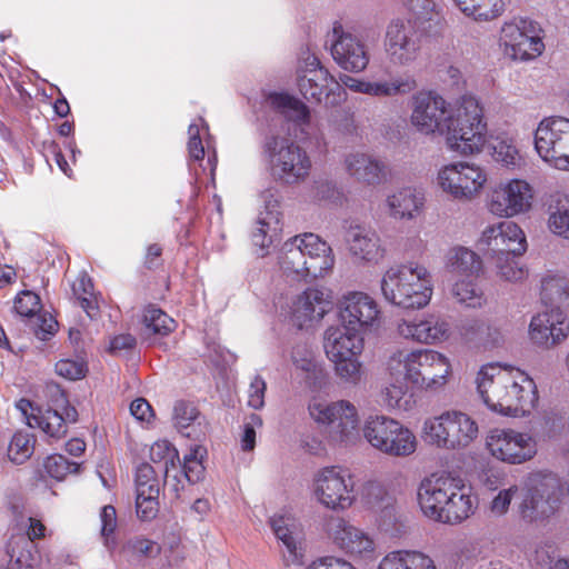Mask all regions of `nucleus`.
<instances>
[{"label":"nucleus","mask_w":569,"mask_h":569,"mask_svg":"<svg viewBox=\"0 0 569 569\" xmlns=\"http://www.w3.org/2000/svg\"><path fill=\"white\" fill-rule=\"evenodd\" d=\"M411 126L421 134H440L447 149L462 157L481 153L488 143V124L483 107L472 94L453 103L433 91L412 97Z\"/></svg>","instance_id":"f257e3e1"},{"label":"nucleus","mask_w":569,"mask_h":569,"mask_svg":"<svg viewBox=\"0 0 569 569\" xmlns=\"http://www.w3.org/2000/svg\"><path fill=\"white\" fill-rule=\"evenodd\" d=\"M338 325L323 333V349L333 366V372L343 383L357 386L363 376L360 359L365 350V335L380 328L382 310L368 292L350 290L337 301Z\"/></svg>","instance_id":"f03ea898"},{"label":"nucleus","mask_w":569,"mask_h":569,"mask_svg":"<svg viewBox=\"0 0 569 569\" xmlns=\"http://www.w3.org/2000/svg\"><path fill=\"white\" fill-rule=\"evenodd\" d=\"M476 386L483 405L503 417H530L539 403L535 380L525 370L510 365L481 366L476 376Z\"/></svg>","instance_id":"7ed1b4c3"},{"label":"nucleus","mask_w":569,"mask_h":569,"mask_svg":"<svg viewBox=\"0 0 569 569\" xmlns=\"http://www.w3.org/2000/svg\"><path fill=\"white\" fill-rule=\"evenodd\" d=\"M422 513L432 521L459 525L471 517L476 499L460 477L432 473L421 480L417 491Z\"/></svg>","instance_id":"20e7f679"},{"label":"nucleus","mask_w":569,"mask_h":569,"mask_svg":"<svg viewBox=\"0 0 569 569\" xmlns=\"http://www.w3.org/2000/svg\"><path fill=\"white\" fill-rule=\"evenodd\" d=\"M388 376H405L413 387L427 393H439L453 378L451 360L433 349H392L385 362Z\"/></svg>","instance_id":"39448f33"},{"label":"nucleus","mask_w":569,"mask_h":569,"mask_svg":"<svg viewBox=\"0 0 569 569\" xmlns=\"http://www.w3.org/2000/svg\"><path fill=\"white\" fill-rule=\"evenodd\" d=\"M331 247L319 236L306 232L288 239L281 248L279 266L293 280L317 279L333 268Z\"/></svg>","instance_id":"423d86ee"},{"label":"nucleus","mask_w":569,"mask_h":569,"mask_svg":"<svg viewBox=\"0 0 569 569\" xmlns=\"http://www.w3.org/2000/svg\"><path fill=\"white\" fill-rule=\"evenodd\" d=\"M383 299L403 309H422L429 305L433 293L432 276L419 262H407L389 267L380 280Z\"/></svg>","instance_id":"0eeeda50"},{"label":"nucleus","mask_w":569,"mask_h":569,"mask_svg":"<svg viewBox=\"0 0 569 569\" xmlns=\"http://www.w3.org/2000/svg\"><path fill=\"white\" fill-rule=\"evenodd\" d=\"M422 440L437 449L459 451L469 448L479 437L475 418L460 410H446L427 418L421 427Z\"/></svg>","instance_id":"6e6552de"},{"label":"nucleus","mask_w":569,"mask_h":569,"mask_svg":"<svg viewBox=\"0 0 569 569\" xmlns=\"http://www.w3.org/2000/svg\"><path fill=\"white\" fill-rule=\"evenodd\" d=\"M261 159L270 174L286 184L303 181L311 170V159L306 150L286 137H267L261 147Z\"/></svg>","instance_id":"1a4fd4ad"},{"label":"nucleus","mask_w":569,"mask_h":569,"mask_svg":"<svg viewBox=\"0 0 569 569\" xmlns=\"http://www.w3.org/2000/svg\"><path fill=\"white\" fill-rule=\"evenodd\" d=\"M362 433L375 450L388 457L407 458L418 448V439L413 431L401 421L386 415L368 416Z\"/></svg>","instance_id":"9d476101"},{"label":"nucleus","mask_w":569,"mask_h":569,"mask_svg":"<svg viewBox=\"0 0 569 569\" xmlns=\"http://www.w3.org/2000/svg\"><path fill=\"white\" fill-rule=\"evenodd\" d=\"M488 182L485 167L466 160L446 163L438 168L435 177L437 188L459 202L477 199Z\"/></svg>","instance_id":"9b49d317"},{"label":"nucleus","mask_w":569,"mask_h":569,"mask_svg":"<svg viewBox=\"0 0 569 569\" xmlns=\"http://www.w3.org/2000/svg\"><path fill=\"white\" fill-rule=\"evenodd\" d=\"M311 493L319 505L332 511H345L357 500L353 476L341 466L318 469L312 477Z\"/></svg>","instance_id":"f8f14e48"},{"label":"nucleus","mask_w":569,"mask_h":569,"mask_svg":"<svg viewBox=\"0 0 569 569\" xmlns=\"http://www.w3.org/2000/svg\"><path fill=\"white\" fill-rule=\"evenodd\" d=\"M310 418L318 425L330 427V438L338 443H352L359 436L358 409L348 400L329 402L312 397L308 403Z\"/></svg>","instance_id":"ddd939ff"},{"label":"nucleus","mask_w":569,"mask_h":569,"mask_svg":"<svg viewBox=\"0 0 569 569\" xmlns=\"http://www.w3.org/2000/svg\"><path fill=\"white\" fill-rule=\"evenodd\" d=\"M297 86L303 98L310 102H321L326 97L327 103L338 104L346 99L345 90L339 81L309 51L302 52L299 58Z\"/></svg>","instance_id":"4468645a"},{"label":"nucleus","mask_w":569,"mask_h":569,"mask_svg":"<svg viewBox=\"0 0 569 569\" xmlns=\"http://www.w3.org/2000/svg\"><path fill=\"white\" fill-rule=\"evenodd\" d=\"M569 496V485L553 472H538L530 478L529 495L522 505V515L531 521H542L552 517L565 497Z\"/></svg>","instance_id":"2eb2a0df"},{"label":"nucleus","mask_w":569,"mask_h":569,"mask_svg":"<svg viewBox=\"0 0 569 569\" xmlns=\"http://www.w3.org/2000/svg\"><path fill=\"white\" fill-rule=\"evenodd\" d=\"M535 189L522 178H506L496 182L487 194V210L500 219H511L532 210Z\"/></svg>","instance_id":"dca6fc26"},{"label":"nucleus","mask_w":569,"mask_h":569,"mask_svg":"<svg viewBox=\"0 0 569 569\" xmlns=\"http://www.w3.org/2000/svg\"><path fill=\"white\" fill-rule=\"evenodd\" d=\"M485 446L493 459L512 466L529 462L538 455L537 437L515 428L489 430Z\"/></svg>","instance_id":"f3484780"},{"label":"nucleus","mask_w":569,"mask_h":569,"mask_svg":"<svg viewBox=\"0 0 569 569\" xmlns=\"http://www.w3.org/2000/svg\"><path fill=\"white\" fill-rule=\"evenodd\" d=\"M535 150L550 167L569 170V119L545 117L533 134Z\"/></svg>","instance_id":"a211bd4d"},{"label":"nucleus","mask_w":569,"mask_h":569,"mask_svg":"<svg viewBox=\"0 0 569 569\" xmlns=\"http://www.w3.org/2000/svg\"><path fill=\"white\" fill-rule=\"evenodd\" d=\"M383 50L389 63L396 68L411 67L419 60L422 38L411 19L397 18L389 22Z\"/></svg>","instance_id":"6ab92c4d"},{"label":"nucleus","mask_w":569,"mask_h":569,"mask_svg":"<svg viewBox=\"0 0 569 569\" xmlns=\"http://www.w3.org/2000/svg\"><path fill=\"white\" fill-rule=\"evenodd\" d=\"M540 33L541 29L537 22L526 18H513L502 24L499 43L509 58L531 60L545 50Z\"/></svg>","instance_id":"aec40b11"},{"label":"nucleus","mask_w":569,"mask_h":569,"mask_svg":"<svg viewBox=\"0 0 569 569\" xmlns=\"http://www.w3.org/2000/svg\"><path fill=\"white\" fill-rule=\"evenodd\" d=\"M330 51L335 62L353 73L365 71L370 63V52L362 34L336 22L330 33Z\"/></svg>","instance_id":"412c9836"},{"label":"nucleus","mask_w":569,"mask_h":569,"mask_svg":"<svg viewBox=\"0 0 569 569\" xmlns=\"http://www.w3.org/2000/svg\"><path fill=\"white\" fill-rule=\"evenodd\" d=\"M477 247L485 257L522 254L527 250V239L521 227L515 221H499L481 231Z\"/></svg>","instance_id":"4be33fe9"},{"label":"nucleus","mask_w":569,"mask_h":569,"mask_svg":"<svg viewBox=\"0 0 569 569\" xmlns=\"http://www.w3.org/2000/svg\"><path fill=\"white\" fill-rule=\"evenodd\" d=\"M259 198L263 208L259 211L251 239L252 243L260 249V254L264 256L273 242L279 240L282 231V211L278 191L274 188L261 191Z\"/></svg>","instance_id":"5701e85b"},{"label":"nucleus","mask_w":569,"mask_h":569,"mask_svg":"<svg viewBox=\"0 0 569 569\" xmlns=\"http://www.w3.org/2000/svg\"><path fill=\"white\" fill-rule=\"evenodd\" d=\"M397 333L406 339L422 345H438L449 339L451 326L447 319L435 313H426L413 319H399Z\"/></svg>","instance_id":"b1692460"},{"label":"nucleus","mask_w":569,"mask_h":569,"mask_svg":"<svg viewBox=\"0 0 569 569\" xmlns=\"http://www.w3.org/2000/svg\"><path fill=\"white\" fill-rule=\"evenodd\" d=\"M529 339L537 347L551 349L569 336V318L559 308L533 316L529 323Z\"/></svg>","instance_id":"393cba45"},{"label":"nucleus","mask_w":569,"mask_h":569,"mask_svg":"<svg viewBox=\"0 0 569 569\" xmlns=\"http://www.w3.org/2000/svg\"><path fill=\"white\" fill-rule=\"evenodd\" d=\"M326 532L338 548L349 555L372 557L376 551L373 537L343 518L330 517L326 523Z\"/></svg>","instance_id":"a878e982"},{"label":"nucleus","mask_w":569,"mask_h":569,"mask_svg":"<svg viewBox=\"0 0 569 569\" xmlns=\"http://www.w3.org/2000/svg\"><path fill=\"white\" fill-rule=\"evenodd\" d=\"M345 241L350 257L358 264H377L386 254L380 236L367 226L350 224Z\"/></svg>","instance_id":"bb28decb"},{"label":"nucleus","mask_w":569,"mask_h":569,"mask_svg":"<svg viewBox=\"0 0 569 569\" xmlns=\"http://www.w3.org/2000/svg\"><path fill=\"white\" fill-rule=\"evenodd\" d=\"M346 88L357 93H363L376 98H393L406 96L418 87L417 80L411 74H397L388 80L366 81L348 74L340 77V82Z\"/></svg>","instance_id":"cd10ccee"},{"label":"nucleus","mask_w":569,"mask_h":569,"mask_svg":"<svg viewBox=\"0 0 569 569\" xmlns=\"http://www.w3.org/2000/svg\"><path fill=\"white\" fill-rule=\"evenodd\" d=\"M329 303L322 290L309 288L292 299L289 320L299 329L310 328L323 319Z\"/></svg>","instance_id":"c85d7f7f"},{"label":"nucleus","mask_w":569,"mask_h":569,"mask_svg":"<svg viewBox=\"0 0 569 569\" xmlns=\"http://www.w3.org/2000/svg\"><path fill=\"white\" fill-rule=\"evenodd\" d=\"M270 527L276 538L282 543V557L286 566L302 565L301 525L289 512H279L270 517Z\"/></svg>","instance_id":"c756f323"},{"label":"nucleus","mask_w":569,"mask_h":569,"mask_svg":"<svg viewBox=\"0 0 569 569\" xmlns=\"http://www.w3.org/2000/svg\"><path fill=\"white\" fill-rule=\"evenodd\" d=\"M426 196L416 187H403L390 193L385 201L387 213L391 219L410 221L423 211Z\"/></svg>","instance_id":"7c9ffc66"},{"label":"nucleus","mask_w":569,"mask_h":569,"mask_svg":"<svg viewBox=\"0 0 569 569\" xmlns=\"http://www.w3.org/2000/svg\"><path fill=\"white\" fill-rule=\"evenodd\" d=\"M546 229L555 238L569 241V192L555 190L545 201Z\"/></svg>","instance_id":"2f4dec72"},{"label":"nucleus","mask_w":569,"mask_h":569,"mask_svg":"<svg viewBox=\"0 0 569 569\" xmlns=\"http://www.w3.org/2000/svg\"><path fill=\"white\" fill-rule=\"evenodd\" d=\"M346 171L359 181L368 184H379L387 174V164L371 154L352 151L345 156Z\"/></svg>","instance_id":"473e14b6"},{"label":"nucleus","mask_w":569,"mask_h":569,"mask_svg":"<svg viewBox=\"0 0 569 569\" xmlns=\"http://www.w3.org/2000/svg\"><path fill=\"white\" fill-rule=\"evenodd\" d=\"M17 407L23 413L30 428H39L53 439H61L66 436L67 423L62 415L57 410L48 409L41 411L33 408L32 403L27 399H21Z\"/></svg>","instance_id":"72a5a7b5"},{"label":"nucleus","mask_w":569,"mask_h":569,"mask_svg":"<svg viewBox=\"0 0 569 569\" xmlns=\"http://www.w3.org/2000/svg\"><path fill=\"white\" fill-rule=\"evenodd\" d=\"M391 380L386 382L379 391V402L387 410L411 411L416 406L413 391L408 386L405 376H389Z\"/></svg>","instance_id":"f704fd0d"},{"label":"nucleus","mask_w":569,"mask_h":569,"mask_svg":"<svg viewBox=\"0 0 569 569\" xmlns=\"http://www.w3.org/2000/svg\"><path fill=\"white\" fill-rule=\"evenodd\" d=\"M460 335L465 342L485 349L498 347L503 342L501 328L480 319L466 320L460 327Z\"/></svg>","instance_id":"c9c22d12"},{"label":"nucleus","mask_w":569,"mask_h":569,"mask_svg":"<svg viewBox=\"0 0 569 569\" xmlns=\"http://www.w3.org/2000/svg\"><path fill=\"white\" fill-rule=\"evenodd\" d=\"M172 420L176 429L184 437L201 440L208 432V423L199 410L189 402L174 405Z\"/></svg>","instance_id":"e433bc0d"},{"label":"nucleus","mask_w":569,"mask_h":569,"mask_svg":"<svg viewBox=\"0 0 569 569\" xmlns=\"http://www.w3.org/2000/svg\"><path fill=\"white\" fill-rule=\"evenodd\" d=\"M445 267L450 274L458 278L478 277L482 269V260L473 250L463 246H455L446 253Z\"/></svg>","instance_id":"4c0bfd02"},{"label":"nucleus","mask_w":569,"mask_h":569,"mask_svg":"<svg viewBox=\"0 0 569 569\" xmlns=\"http://www.w3.org/2000/svg\"><path fill=\"white\" fill-rule=\"evenodd\" d=\"M521 254H499L486 257L493 278L501 282L520 283L528 277V270L519 261Z\"/></svg>","instance_id":"58836bf2"},{"label":"nucleus","mask_w":569,"mask_h":569,"mask_svg":"<svg viewBox=\"0 0 569 569\" xmlns=\"http://www.w3.org/2000/svg\"><path fill=\"white\" fill-rule=\"evenodd\" d=\"M9 565L6 569H38L40 556L34 545L26 537H18L8 547Z\"/></svg>","instance_id":"ea45409f"},{"label":"nucleus","mask_w":569,"mask_h":569,"mask_svg":"<svg viewBox=\"0 0 569 569\" xmlns=\"http://www.w3.org/2000/svg\"><path fill=\"white\" fill-rule=\"evenodd\" d=\"M459 10L475 21H492L506 8L503 0H453Z\"/></svg>","instance_id":"a19ab883"},{"label":"nucleus","mask_w":569,"mask_h":569,"mask_svg":"<svg viewBox=\"0 0 569 569\" xmlns=\"http://www.w3.org/2000/svg\"><path fill=\"white\" fill-rule=\"evenodd\" d=\"M291 361L297 370L306 375L308 383L315 382L325 375L323 367L316 360L313 349L307 343H299L293 347Z\"/></svg>","instance_id":"79ce46f5"},{"label":"nucleus","mask_w":569,"mask_h":569,"mask_svg":"<svg viewBox=\"0 0 569 569\" xmlns=\"http://www.w3.org/2000/svg\"><path fill=\"white\" fill-rule=\"evenodd\" d=\"M450 295L456 302L469 308H481L486 303L483 291L472 277H460L450 287Z\"/></svg>","instance_id":"37998d69"},{"label":"nucleus","mask_w":569,"mask_h":569,"mask_svg":"<svg viewBox=\"0 0 569 569\" xmlns=\"http://www.w3.org/2000/svg\"><path fill=\"white\" fill-rule=\"evenodd\" d=\"M269 104L298 123H307L310 119L308 107L300 100L286 93H272L268 98Z\"/></svg>","instance_id":"c03bdc74"},{"label":"nucleus","mask_w":569,"mask_h":569,"mask_svg":"<svg viewBox=\"0 0 569 569\" xmlns=\"http://www.w3.org/2000/svg\"><path fill=\"white\" fill-rule=\"evenodd\" d=\"M541 296L550 303H561L569 298V279L558 272L548 271L540 280Z\"/></svg>","instance_id":"a18cd8bd"},{"label":"nucleus","mask_w":569,"mask_h":569,"mask_svg":"<svg viewBox=\"0 0 569 569\" xmlns=\"http://www.w3.org/2000/svg\"><path fill=\"white\" fill-rule=\"evenodd\" d=\"M492 158L496 162L508 169L518 168L522 162L516 139L507 134L496 139L492 146Z\"/></svg>","instance_id":"49530a36"},{"label":"nucleus","mask_w":569,"mask_h":569,"mask_svg":"<svg viewBox=\"0 0 569 569\" xmlns=\"http://www.w3.org/2000/svg\"><path fill=\"white\" fill-rule=\"evenodd\" d=\"M150 459L158 465L159 471L164 475V483L170 482V471L176 469L179 460L178 450L167 440H158L150 447Z\"/></svg>","instance_id":"de8ad7c7"},{"label":"nucleus","mask_w":569,"mask_h":569,"mask_svg":"<svg viewBox=\"0 0 569 569\" xmlns=\"http://www.w3.org/2000/svg\"><path fill=\"white\" fill-rule=\"evenodd\" d=\"M72 292L83 311L91 319L96 318L98 315V303L93 295L91 279L84 273L78 276L72 283Z\"/></svg>","instance_id":"09e8293b"},{"label":"nucleus","mask_w":569,"mask_h":569,"mask_svg":"<svg viewBox=\"0 0 569 569\" xmlns=\"http://www.w3.org/2000/svg\"><path fill=\"white\" fill-rule=\"evenodd\" d=\"M34 450V438L32 435L28 432L19 431L13 435L9 447H8V457L9 459L17 463H23L27 461Z\"/></svg>","instance_id":"8fccbe9b"},{"label":"nucleus","mask_w":569,"mask_h":569,"mask_svg":"<svg viewBox=\"0 0 569 569\" xmlns=\"http://www.w3.org/2000/svg\"><path fill=\"white\" fill-rule=\"evenodd\" d=\"M416 27L435 20L438 17L437 4L433 0H403Z\"/></svg>","instance_id":"3c124183"},{"label":"nucleus","mask_w":569,"mask_h":569,"mask_svg":"<svg viewBox=\"0 0 569 569\" xmlns=\"http://www.w3.org/2000/svg\"><path fill=\"white\" fill-rule=\"evenodd\" d=\"M206 455V449L202 446H194L190 449V452L183 458V477L190 483H197L203 477L204 467L202 459Z\"/></svg>","instance_id":"603ef678"},{"label":"nucleus","mask_w":569,"mask_h":569,"mask_svg":"<svg viewBox=\"0 0 569 569\" xmlns=\"http://www.w3.org/2000/svg\"><path fill=\"white\" fill-rule=\"evenodd\" d=\"M143 322L150 332L162 336L168 335L176 327V322L172 318L154 307H149L144 310Z\"/></svg>","instance_id":"864d4df0"},{"label":"nucleus","mask_w":569,"mask_h":569,"mask_svg":"<svg viewBox=\"0 0 569 569\" xmlns=\"http://www.w3.org/2000/svg\"><path fill=\"white\" fill-rule=\"evenodd\" d=\"M156 469L149 463H141L136 471V491L143 495H159L160 485Z\"/></svg>","instance_id":"5fc2aeb1"},{"label":"nucleus","mask_w":569,"mask_h":569,"mask_svg":"<svg viewBox=\"0 0 569 569\" xmlns=\"http://www.w3.org/2000/svg\"><path fill=\"white\" fill-rule=\"evenodd\" d=\"M208 124L202 118H198L188 128V151L193 160H201L204 156L202 134H208Z\"/></svg>","instance_id":"6e6d98bb"},{"label":"nucleus","mask_w":569,"mask_h":569,"mask_svg":"<svg viewBox=\"0 0 569 569\" xmlns=\"http://www.w3.org/2000/svg\"><path fill=\"white\" fill-rule=\"evenodd\" d=\"M46 472L57 480L64 479L69 473H76L79 470L77 462L69 461L62 455H51L43 463Z\"/></svg>","instance_id":"4d7b16f0"},{"label":"nucleus","mask_w":569,"mask_h":569,"mask_svg":"<svg viewBox=\"0 0 569 569\" xmlns=\"http://www.w3.org/2000/svg\"><path fill=\"white\" fill-rule=\"evenodd\" d=\"M14 310L22 317H34L41 310L40 297L31 290L21 291L14 299Z\"/></svg>","instance_id":"13d9d810"},{"label":"nucleus","mask_w":569,"mask_h":569,"mask_svg":"<svg viewBox=\"0 0 569 569\" xmlns=\"http://www.w3.org/2000/svg\"><path fill=\"white\" fill-rule=\"evenodd\" d=\"M362 496L366 503L371 508H378L385 500H388L389 506L390 498L387 495L385 487L378 481H368L363 485Z\"/></svg>","instance_id":"bf43d9fd"},{"label":"nucleus","mask_w":569,"mask_h":569,"mask_svg":"<svg viewBox=\"0 0 569 569\" xmlns=\"http://www.w3.org/2000/svg\"><path fill=\"white\" fill-rule=\"evenodd\" d=\"M412 556V550L390 552L381 559L378 569H410Z\"/></svg>","instance_id":"052dcab7"},{"label":"nucleus","mask_w":569,"mask_h":569,"mask_svg":"<svg viewBox=\"0 0 569 569\" xmlns=\"http://www.w3.org/2000/svg\"><path fill=\"white\" fill-rule=\"evenodd\" d=\"M159 495H137L136 509L138 517L143 521L152 520L158 513Z\"/></svg>","instance_id":"680f3d73"},{"label":"nucleus","mask_w":569,"mask_h":569,"mask_svg":"<svg viewBox=\"0 0 569 569\" xmlns=\"http://www.w3.org/2000/svg\"><path fill=\"white\" fill-rule=\"evenodd\" d=\"M517 492V486H511L507 489L500 490L490 502V512L498 517L505 515L508 511L509 506Z\"/></svg>","instance_id":"e2e57ef3"},{"label":"nucleus","mask_w":569,"mask_h":569,"mask_svg":"<svg viewBox=\"0 0 569 569\" xmlns=\"http://www.w3.org/2000/svg\"><path fill=\"white\" fill-rule=\"evenodd\" d=\"M33 323V332L40 340H47L50 336H53L57 331L58 322L48 312L37 313Z\"/></svg>","instance_id":"0e129e2a"},{"label":"nucleus","mask_w":569,"mask_h":569,"mask_svg":"<svg viewBox=\"0 0 569 569\" xmlns=\"http://www.w3.org/2000/svg\"><path fill=\"white\" fill-rule=\"evenodd\" d=\"M56 372L69 380H77L86 375V366L82 361L61 359L56 363Z\"/></svg>","instance_id":"69168bd1"},{"label":"nucleus","mask_w":569,"mask_h":569,"mask_svg":"<svg viewBox=\"0 0 569 569\" xmlns=\"http://www.w3.org/2000/svg\"><path fill=\"white\" fill-rule=\"evenodd\" d=\"M262 426V419L260 416L252 413L250 415L244 425L243 432L241 436V448L244 451H250L256 446V430Z\"/></svg>","instance_id":"338daca9"},{"label":"nucleus","mask_w":569,"mask_h":569,"mask_svg":"<svg viewBox=\"0 0 569 569\" xmlns=\"http://www.w3.org/2000/svg\"><path fill=\"white\" fill-rule=\"evenodd\" d=\"M267 385L260 376H254L248 389V405L253 409H261L264 406V393Z\"/></svg>","instance_id":"774afa93"}]
</instances>
